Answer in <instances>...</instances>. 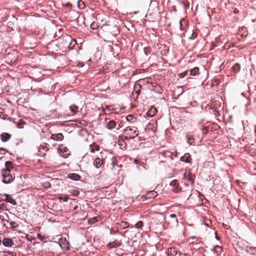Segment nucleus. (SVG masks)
<instances>
[{
    "mask_svg": "<svg viewBox=\"0 0 256 256\" xmlns=\"http://www.w3.org/2000/svg\"><path fill=\"white\" fill-rule=\"evenodd\" d=\"M2 175L3 177L2 182L6 184L10 183L14 180L13 176L8 170H2Z\"/></svg>",
    "mask_w": 256,
    "mask_h": 256,
    "instance_id": "f257e3e1",
    "label": "nucleus"
},
{
    "mask_svg": "<svg viewBox=\"0 0 256 256\" xmlns=\"http://www.w3.org/2000/svg\"><path fill=\"white\" fill-rule=\"evenodd\" d=\"M137 130L138 128L136 127L130 128L128 126L125 129L124 132L126 134L129 135L130 138H134L138 135Z\"/></svg>",
    "mask_w": 256,
    "mask_h": 256,
    "instance_id": "f03ea898",
    "label": "nucleus"
},
{
    "mask_svg": "<svg viewBox=\"0 0 256 256\" xmlns=\"http://www.w3.org/2000/svg\"><path fill=\"white\" fill-rule=\"evenodd\" d=\"M170 186H171V190L174 192H178L180 191L181 188L178 186V184L177 180H174L170 183Z\"/></svg>",
    "mask_w": 256,
    "mask_h": 256,
    "instance_id": "7ed1b4c3",
    "label": "nucleus"
},
{
    "mask_svg": "<svg viewBox=\"0 0 256 256\" xmlns=\"http://www.w3.org/2000/svg\"><path fill=\"white\" fill-rule=\"evenodd\" d=\"M59 150L62 153V156L64 158H67L70 154L69 150L66 147L61 146Z\"/></svg>",
    "mask_w": 256,
    "mask_h": 256,
    "instance_id": "20e7f679",
    "label": "nucleus"
},
{
    "mask_svg": "<svg viewBox=\"0 0 256 256\" xmlns=\"http://www.w3.org/2000/svg\"><path fill=\"white\" fill-rule=\"evenodd\" d=\"M50 138L54 140H62L64 138V136L61 133L52 134L50 136Z\"/></svg>",
    "mask_w": 256,
    "mask_h": 256,
    "instance_id": "39448f33",
    "label": "nucleus"
},
{
    "mask_svg": "<svg viewBox=\"0 0 256 256\" xmlns=\"http://www.w3.org/2000/svg\"><path fill=\"white\" fill-rule=\"evenodd\" d=\"M2 244L6 246H12L14 244L12 240L5 238L2 240Z\"/></svg>",
    "mask_w": 256,
    "mask_h": 256,
    "instance_id": "423d86ee",
    "label": "nucleus"
},
{
    "mask_svg": "<svg viewBox=\"0 0 256 256\" xmlns=\"http://www.w3.org/2000/svg\"><path fill=\"white\" fill-rule=\"evenodd\" d=\"M11 137V135L6 132H3L0 135L1 140L3 142H7Z\"/></svg>",
    "mask_w": 256,
    "mask_h": 256,
    "instance_id": "0eeeda50",
    "label": "nucleus"
},
{
    "mask_svg": "<svg viewBox=\"0 0 256 256\" xmlns=\"http://www.w3.org/2000/svg\"><path fill=\"white\" fill-rule=\"evenodd\" d=\"M4 196H6V199L5 200L12 204L13 205H16V202L10 195L5 194Z\"/></svg>",
    "mask_w": 256,
    "mask_h": 256,
    "instance_id": "6e6552de",
    "label": "nucleus"
},
{
    "mask_svg": "<svg viewBox=\"0 0 256 256\" xmlns=\"http://www.w3.org/2000/svg\"><path fill=\"white\" fill-rule=\"evenodd\" d=\"M116 126V124L114 120H110L109 121L106 125L107 128L109 130H112Z\"/></svg>",
    "mask_w": 256,
    "mask_h": 256,
    "instance_id": "1a4fd4ad",
    "label": "nucleus"
},
{
    "mask_svg": "<svg viewBox=\"0 0 256 256\" xmlns=\"http://www.w3.org/2000/svg\"><path fill=\"white\" fill-rule=\"evenodd\" d=\"M102 164V162L99 158H97L95 159L94 162V165L96 166V168H99Z\"/></svg>",
    "mask_w": 256,
    "mask_h": 256,
    "instance_id": "9d476101",
    "label": "nucleus"
},
{
    "mask_svg": "<svg viewBox=\"0 0 256 256\" xmlns=\"http://www.w3.org/2000/svg\"><path fill=\"white\" fill-rule=\"evenodd\" d=\"M68 178L74 180H78L80 179V176L76 174H68Z\"/></svg>",
    "mask_w": 256,
    "mask_h": 256,
    "instance_id": "9b49d317",
    "label": "nucleus"
},
{
    "mask_svg": "<svg viewBox=\"0 0 256 256\" xmlns=\"http://www.w3.org/2000/svg\"><path fill=\"white\" fill-rule=\"evenodd\" d=\"M184 178L185 180H188L190 182H192L194 180V178H192V176L190 175V172H186L184 174Z\"/></svg>",
    "mask_w": 256,
    "mask_h": 256,
    "instance_id": "f8f14e48",
    "label": "nucleus"
},
{
    "mask_svg": "<svg viewBox=\"0 0 256 256\" xmlns=\"http://www.w3.org/2000/svg\"><path fill=\"white\" fill-rule=\"evenodd\" d=\"M157 110L155 108H152L148 112L147 114L148 116L152 117L155 115L156 113Z\"/></svg>",
    "mask_w": 256,
    "mask_h": 256,
    "instance_id": "ddd939ff",
    "label": "nucleus"
},
{
    "mask_svg": "<svg viewBox=\"0 0 256 256\" xmlns=\"http://www.w3.org/2000/svg\"><path fill=\"white\" fill-rule=\"evenodd\" d=\"M190 155L189 154H186L180 158V160L186 163L190 162Z\"/></svg>",
    "mask_w": 256,
    "mask_h": 256,
    "instance_id": "4468645a",
    "label": "nucleus"
},
{
    "mask_svg": "<svg viewBox=\"0 0 256 256\" xmlns=\"http://www.w3.org/2000/svg\"><path fill=\"white\" fill-rule=\"evenodd\" d=\"M156 195H157V194H156V192L150 191V192H148L146 194V198H155L156 196Z\"/></svg>",
    "mask_w": 256,
    "mask_h": 256,
    "instance_id": "2eb2a0df",
    "label": "nucleus"
},
{
    "mask_svg": "<svg viewBox=\"0 0 256 256\" xmlns=\"http://www.w3.org/2000/svg\"><path fill=\"white\" fill-rule=\"evenodd\" d=\"M69 192L74 196H78L80 194V192L78 188L70 189L69 190Z\"/></svg>",
    "mask_w": 256,
    "mask_h": 256,
    "instance_id": "dca6fc26",
    "label": "nucleus"
},
{
    "mask_svg": "<svg viewBox=\"0 0 256 256\" xmlns=\"http://www.w3.org/2000/svg\"><path fill=\"white\" fill-rule=\"evenodd\" d=\"M6 168L3 170H8L9 172H10L11 170L14 168L12 164L10 162H6L5 164Z\"/></svg>",
    "mask_w": 256,
    "mask_h": 256,
    "instance_id": "f3484780",
    "label": "nucleus"
},
{
    "mask_svg": "<svg viewBox=\"0 0 256 256\" xmlns=\"http://www.w3.org/2000/svg\"><path fill=\"white\" fill-rule=\"evenodd\" d=\"M190 74L192 76H196L198 74V68H194L190 70Z\"/></svg>",
    "mask_w": 256,
    "mask_h": 256,
    "instance_id": "a211bd4d",
    "label": "nucleus"
},
{
    "mask_svg": "<svg viewBox=\"0 0 256 256\" xmlns=\"http://www.w3.org/2000/svg\"><path fill=\"white\" fill-rule=\"evenodd\" d=\"M70 109L74 114H75L77 112L78 110V107L75 105L71 106L70 107Z\"/></svg>",
    "mask_w": 256,
    "mask_h": 256,
    "instance_id": "6ab92c4d",
    "label": "nucleus"
},
{
    "mask_svg": "<svg viewBox=\"0 0 256 256\" xmlns=\"http://www.w3.org/2000/svg\"><path fill=\"white\" fill-rule=\"evenodd\" d=\"M78 6L80 9H83L85 7L84 3L82 0H78Z\"/></svg>",
    "mask_w": 256,
    "mask_h": 256,
    "instance_id": "aec40b11",
    "label": "nucleus"
},
{
    "mask_svg": "<svg viewBox=\"0 0 256 256\" xmlns=\"http://www.w3.org/2000/svg\"><path fill=\"white\" fill-rule=\"evenodd\" d=\"M4 256H16V252H4Z\"/></svg>",
    "mask_w": 256,
    "mask_h": 256,
    "instance_id": "412c9836",
    "label": "nucleus"
},
{
    "mask_svg": "<svg viewBox=\"0 0 256 256\" xmlns=\"http://www.w3.org/2000/svg\"><path fill=\"white\" fill-rule=\"evenodd\" d=\"M186 24V22L184 20L182 19V20H180V28L181 29V30H183L184 29V28H183V25Z\"/></svg>",
    "mask_w": 256,
    "mask_h": 256,
    "instance_id": "4be33fe9",
    "label": "nucleus"
},
{
    "mask_svg": "<svg viewBox=\"0 0 256 256\" xmlns=\"http://www.w3.org/2000/svg\"><path fill=\"white\" fill-rule=\"evenodd\" d=\"M233 69L236 72H238L240 70V66L239 64H236L233 66Z\"/></svg>",
    "mask_w": 256,
    "mask_h": 256,
    "instance_id": "5701e85b",
    "label": "nucleus"
},
{
    "mask_svg": "<svg viewBox=\"0 0 256 256\" xmlns=\"http://www.w3.org/2000/svg\"><path fill=\"white\" fill-rule=\"evenodd\" d=\"M143 226V222L142 221H139L136 224V228H140Z\"/></svg>",
    "mask_w": 256,
    "mask_h": 256,
    "instance_id": "b1692460",
    "label": "nucleus"
},
{
    "mask_svg": "<svg viewBox=\"0 0 256 256\" xmlns=\"http://www.w3.org/2000/svg\"><path fill=\"white\" fill-rule=\"evenodd\" d=\"M120 226L123 227L124 228H126L128 226V224L126 222H121Z\"/></svg>",
    "mask_w": 256,
    "mask_h": 256,
    "instance_id": "393cba45",
    "label": "nucleus"
},
{
    "mask_svg": "<svg viewBox=\"0 0 256 256\" xmlns=\"http://www.w3.org/2000/svg\"><path fill=\"white\" fill-rule=\"evenodd\" d=\"M60 200H63L64 202H67L68 200L69 199V198L68 196H61L58 198Z\"/></svg>",
    "mask_w": 256,
    "mask_h": 256,
    "instance_id": "a878e982",
    "label": "nucleus"
},
{
    "mask_svg": "<svg viewBox=\"0 0 256 256\" xmlns=\"http://www.w3.org/2000/svg\"><path fill=\"white\" fill-rule=\"evenodd\" d=\"M24 124V122L22 121V120H20L18 124V128H23L22 126Z\"/></svg>",
    "mask_w": 256,
    "mask_h": 256,
    "instance_id": "bb28decb",
    "label": "nucleus"
},
{
    "mask_svg": "<svg viewBox=\"0 0 256 256\" xmlns=\"http://www.w3.org/2000/svg\"><path fill=\"white\" fill-rule=\"evenodd\" d=\"M98 220H97V218H93L90 220H89L88 222H89V223L90 224H94Z\"/></svg>",
    "mask_w": 256,
    "mask_h": 256,
    "instance_id": "cd10ccee",
    "label": "nucleus"
},
{
    "mask_svg": "<svg viewBox=\"0 0 256 256\" xmlns=\"http://www.w3.org/2000/svg\"><path fill=\"white\" fill-rule=\"evenodd\" d=\"M94 148H94V147H91V148H90V152H92V153L94 152H95V148H96V150H99V148H98V146H94Z\"/></svg>",
    "mask_w": 256,
    "mask_h": 256,
    "instance_id": "c85d7f7f",
    "label": "nucleus"
},
{
    "mask_svg": "<svg viewBox=\"0 0 256 256\" xmlns=\"http://www.w3.org/2000/svg\"><path fill=\"white\" fill-rule=\"evenodd\" d=\"M186 137H187L188 143H189L190 144H192V138L189 135H187Z\"/></svg>",
    "mask_w": 256,
    "mask_h": 256,
    "instance_id": "c756f323",
    "label": "nucleus"
},
{
    "mask_svg": "<svg viewBox=\"0 0 256 256\" xmlns=\"http://www.w3.org/2000/svg\"><path fill=\"white\" fill-rule=\"evenodd\" d=\"M134 117L132 115H131V114H129L127 116H126V120L128 121V122H130L132 118H134Z\"/></svg>",
    "mask_w": 256,
    "mask_h": 256,
    "instance_id": "7c9ffc66",
    "label": "nucleus"
},
{
    "mask_svg": "<svg viewBox=\"0 0 256 256\" xmlns=\"http://www.w3.org/2000/svg\"><path fill=\"white\" fill-rule=\"evenodd\" d=\"M76 44V40H72V42H70V44H74V46Z\"/></svg>",
    "mask_w": 256,
    "mask_h": 256,
    "instance_id": "2f4dec72",
    "label": "nucleus"
},
{
    "mask_svg": "<svg viewBox=\"0 0 256 256\" xmlns=\"http://www.w3.org/2000/svg\"><path fill=\"white\" fill-rule=\"evenodd\" d=\"M170 216L172 218H176V215L175 214H171Z\"/></svg>",
    "mask_w": 256,
    "mask_h": 256,
    "instance_id": "473e14b6",
    "label": "nucleus"
},
{
    "mask_svg": "<svg viewBox=\"0 0 256 256\" xmlns=\"http://www.w3.org/2000/svg\"><path fill=\"white\" fill-rule=\"evenodd\" d=\"M94 24H91V28L93 29H94Z\"/></svg>",
    "mask_w": 256,
    "mask_h": 256,
    "instance_id": "72a5a7b5",
    "label": "nucleus"
},
{
    "mask_svg": "<svg viewBox=\"0 0 256 256\" xmlns=\"http://www.w3.org/2000/svg\"><path fill=\"white\" fill-rule=\"evenodd\" d=\"M78 208V206H77V205H76V206L74 208V210H76V209H77V208Z\"/></svg>",
    "mask_w": 256,
    "mask_h": 256,
    "instance_id": "f704fd0d",
    "label": "nucleus"
},
{
    "mask_svg": "<svg viewBox=\"0 0 256 256\" xmlns=\"http://www.w3.org/2000/svg\"><path fill=\"white\" fill-rule=\"evenodd\" d=\"M120 128V124H118V127L116 128V129L118 130H119Z\"/></svg>",
    "mask_w": 256,
    "mask_h": 256,
    "instance_id": "c9c22d12",
    "label": "nucleus"
},
{
    "mask_svg": "<svg viewBox=\"0 0 256 256\" xmlns=\"http://www.w3.org/2000/svg\"><path fill=\"white\" fill-rule=\"evenodd\" d=\"M206 226H209V224L208 223H206Z\"/></svg>",
    "mask_w": 256,
    "mask_h": 256,
    "instance_id": "e433bc0d",
    "label": "nucleus"
},
{
    "mask_svg": "<svg viewBox=\"0 0 256 256\" xmlns=\"http://www.w3.org/2000/svg\"><path fill=\"white\" fill-rule=\"evenodd\" d=\"M136 163H137V160H135Z\"/></svg>",
    "mask_w": 256,
    "mask_h": 256,
    "instance_id": "4c0bfd02",
    "label": "nucleus"
}]
</instances>
